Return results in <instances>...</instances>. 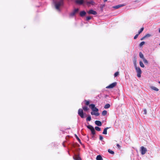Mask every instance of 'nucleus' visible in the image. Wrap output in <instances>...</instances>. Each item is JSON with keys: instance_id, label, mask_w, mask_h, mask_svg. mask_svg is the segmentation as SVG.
<instances>
[{"instance_id": "4be33fe9", "label": "nucleus", "mask_w": 160, "mask_h": 160, "mask_svg": "<svg viewBox=\"0 0 160 160\" xmlns=\"http://www.w3.org/2000/svg\"><path fill=\"white\" fill-rule=\"evenodd\" d=\"M93 112H98V109L96 107H94L92 109V110Z\"/></svg>"}, {"instance_id": "a19ab883", "label": "nucleus", "mask_w": 160, "mask_h": 160, "mask_svg": "<svg viewBox=\"0 0 160 160\" xmlns=\"http://www.w3.org/2000/svg\"><path fill=\"white\" fill-rule=\"evenodd\" d=\"M145 38V36H144V37H142V38L141 39V40H143Z\"/></svg>"}, {"instance_id": "2eb2a0df", "label": "nucleus", "mask_w": 160, "mask_h": 160, "mask_svg": "<svg viewBox=\"0 0 160 160\" xmlns=\"http://www.w3.org/2000/svg\"><path fill=\"white\" fill-rule=\"evenodd\" d=\"M109 128V127H107V128H104V129L103 131L102 132V133L103 134H105V135L107 134V130Z\"/></svg>"}, {"instance_id": "c85d7f7f", "label": "nucleus", "mask_w": 160, "mask_h": 160, "mask_svg": "<svg viewBox=\"0 0 160 160\" xmlns=\"http://www.w3.org/2000/svg\"><path fill=\"white\" fill-rule=\"evenodd\" d=\"M108 152L109 153H110L111 154H114V152L113 151H112L109 149L108 150Z\"/></svg>"}, {"instance_id": "20e7f679", "label": "nucleus", "mask_w": 160, "mask_h": 160, "mask_svg": "<svg viewBox=\"0 0 160 160\" xmlns=\"http://www.w3.org/2000/svg\"><path fill=\"white\" fill-rule=\"evenodd\" d=\"M140 151L141 152L142 154H144L147 151V148L143 146H142L141 147Z\"/></svg>"}, {"instance_id": "aec40b11", "label": "nucleus", "mask_w": 160, "mask_h": 160, "mask_svg": "<svg viewBox=\"0 0 160 160\" xmlns=\"http://www.w3.org/2000/svg\"><path fill=\"white\" fill-rule=\"evenodd\" d=\"M110 105L109 104H107L105 105L104 107V108L105 109H108L110 108Z\"/></svg>"}, {"instance_id": "6e6552de", "label": "nucleus", "mask_w": 160, "mask_h": 160, "mask_svg": "<svg viewBox=\"0 0 160 160\" xmlns=\"http://www.w3.org/2000/svg\"><path fill=\"white\" fill-rule=\"evenodd\" d=\"M88 12L89 14H92L94 15H95L97 14V12L92 9L90 10Z\"/></svg>"}, {"instance_id": "f704fd0d", "label": "nucleus", "mask_w": 160, "mask_h": 160, "mask_svg": "<svg viewBox=\"0 0 160 160\" xmlns=\"http://www.w3.org/2000/svg\"><path fill=\"white\" fill-rule=\"evenodd\" d=\"M85 102H86L85 104L86 105H88L89 104V101L85 100Z\"/></svg>"}, {"instance_id": "37998d69", "label": "nucleus", "mask_w": 160, "mask_h": 160, "mask_svg": "<svg viewBox=\"0 0 160 160\" xmlns=\"http://www.w3.org/2000/svg\"><path fill=\"white\" fill-rule=\"evenodd\" d=\"M158 31H159V32L160 33V28L159 29Z\"/></svg>"}, {"instance_id": "a211bd4d", "label": "nucleus", "mask_w": 160, "mask_h": 160, "mask_svg": "<svg viewBox=\"0 0 160 160\" xmlns=\"http://www.w3.org/2000/svg\"><path fill=\"white\" fill-rule=\"evenodd\" d=\"M97 160H103V159L100 155L97 156L96 158Z\"/></svg>"}, {"instance_id": "9b49d317", "label": "nucleus", "mask_w": 160, "mask_h": 160, "mask_svg": "<svg viewBox=\"0 0 160 160\" xmlns=\"http://www.w3.org/2000/svg\"><path fill=\"white\" fill-rule=\"evenodd\" d=\"M73 158L75 160H81V158L78 155H75L73 157Z\"/></svg>"}, {"instance_id": "473e14b6", "label": "nucleus", "mask_w": 160, "mask_h": 160, "mask_svg": "<svg viewBox=\"0 0 160 160\" xmlns=\"http://www.w3.org/2000/svg\"><path fill=\"white\" fill-rule=\"evenodd\" d=\"M151 36V35L149 34H147L145 36V38H147V37H150Z\"/></svg>"}, {"instance_id": "a878e982", "label": "nucleus", "mask_w": 160, "mask_h": 160, "mask_svg": "<svg viewBox=\"0 0 160 160\" xmlns=\"http://www.w3.org/2000/svg\"><path fill=\"white\" fill-rule=\"evenodd\" d=\"M139 56L140 58L143 59V58H144V56L143 54L141 52H140L139 53Z\"/></svg>"}, {"instance_id": "393cba45", "label": "nucleus", "mask_w": 160, "mask_h": 160, "mask_svg": "<svg viewBox=\"0 0 160 160\" xmlns=\"http://www.w3.org/2000/svg\"><path fill=\"white\" fill-rule=\"evenodd\" d=\"M144 29V28H141V29H140V30L138 31V34L139 35V34H140L142 32V31H143Z\"/></svg>"}, {"instance_id": "f3484780", "label": "nucleus", "mask_w": 160, "mask_h": 160, "mask_svg": "<svg viewBox=\"0 0 160 160\" xmlns=\"http://www.w3.org/2000/svg\"><path fill=\"white\" fill-rule=\"evenodd\" d=\"M150 88L153 90H155V91H158L159 90V89H158V88H157L155 87H154V86H150Z\"/></svg>"}, {"instance_id": "f03ea898", "label": "nucleus", "mask_w": 160, "mask_h": 160, "mask_svg": "<svg viewBox=\"0 0 160 160\" xmlns=\"http://www.w3.org/2000/svg\"><path fill=\"white\" fill-rule=\"evenodd\" d=\"M137 72V76L138 78L141 77L142 71L139 67H138L135 68Z\"/></svg>"}, {"instance_id": "c03bdc74", "label": "nucleus", "mask_w": 160, "mask_h": 160, "mask_svg": "<svg viewBox=\"0 0 160 160\" xmlns=\"http://www.w3.org/2000/svg\"><path fill=\"white\" fill-rule=\"evenodd\" d=\"M158 83H159V84H160V81H159V82H158Z\"/></svg>"}, {"instance_id": "1a4fd4ad", "label": "nucleus", "mask_w": 160, "mask_h": 160, "mask_svg": "<svg viewBox=\"0 0 160 160\" xmlns=\"http://www.w3.org/2000/svg\"><path fill=\"white\" fill-rule=\"evenodd\" d=\"M84 2V0H76L75 2L78 4H82Z\"/></svg>"}, {"instance_id": "58836bf2", "label": "nucleus", "mask_w": 160, "mask_h": 160, "mask_svg": "<svg viewBox=\"0 0 160 160\" xmlns=\"http://www.w3.org/2000/svg\"><path fill=\"white\" fill-rule=\"evenodd\" d=\"M134 66L135 68H138V67H137V64H136V61H135L134 62Z\"/></svg>"}, {"instance_id": "9d476101", "label": "nucleus", "mask_w": 160, "mask_h": 160, "mask_svg": "<svg viewBox=\"0 0 160 160\" xmlns=\"http://www.w3.org/2000/svg\"><path fill=\"white\" fill-rule=\"evenodd\" d=\"M86 3L89 6L90 5H94L95 2L91 0L87 2Z\"/></svg>"}, {"instance_id": "cd10ccee", "label": "nucleus", "mask_w": 160, "mask_h": 160, "mask_svg": "<svg viewBox=\"0 0 160 160\" xmlns=\"http://www.w3.org/2000/svg\"><path fill=\"white\" fill-rule=\"evenodd\" d=\"M95 129L97 131H99L101 130V128L98 127H96Z\"/></svg>"}, {"instance_id": "0eeeda50", "label": "nucleus", "mask_w": 160, "mask_h": 160, "mask_svg": "<svg viewBox=\"0 0 160 160\" xmlns=\"http://www.w3.org/2000/svg\"><path fill=\"white\" fill-rule=\"evenodd\" d=\"M117 84V83L116 82H114L108 86L106 87V88H112L115 87Z\"/></svg>"}, {"instance_id": "f257e3e1", "label": "nucleus", "mask_w": 160, "mask_h": 160, "mask_svg": "<svg viewBox=\"0 0 160 160\" xmlns=\"http://www.w3.org/2000/svg\"><path fill=\"white\" fill-rule=\"evenodd\" d=\"M63 2V0H60L58 2L55 1L54 0L53 1V3L55 5L56 9L58 11H60L59 7L62 5Z\"/></svg>"}, {"instance_id": "dca6fc26", "label": "nucleus", "mask_w": 160, "mask_h": 160, "mask_svg": "<svg viewBox=\"0 0 160 160\" xmlns=\"http://www.w3.org/2000/svg\"><path fill=\"white\" fill-rule=\"evenodd\" d=\"M91 113L92 115H94L96 116H98L99 115V113L98 112H91Z\"/></svg>"}, {"instance_id": "7ed1b4c3", "label": "nucleus", "mask_w": 160, "mask_h": 160, "mask_svg": "<svg viewBox=\"0 0 160 160\" xmlns=\"http://www.w3.org/2000/svg\"><path fill=\"white\" fill-rule=\"evenodd\" d=\"M87 127L91 131L92 134L94 135L95 134V131L94 128L91 125H89L87 126Z\"/></svg>"}, {"instance_id": "b1692460", "label": "nucleus", "mask_w": 160, "mask_h": 160, "mask_svg": "<svg viewBox=\"0 0 160 160\" xmlns=\"http://www.w3.org/2000/svg\"><path fill=\"white\" fill-rule=\"evenodd\" d=\"M91 120V117L90 116H88L86 118V121H90Z\"/></svg>"}, {"instance_id": "72a5a7b5", "label": "nucleus", "mask_w": 160, "mask_h": 160, "mask_svg": "<svg viewBox=\"0 0 160 160\" xmlns=\"http://www.w3.org/2000/svg\"><path fill=\"white\" fill-rule=\"evenodd\" d=\"M75 137L77 139V140H78V141L80 142V140L79 139V138H78V136L76 135H75Z\"/></svg>"}, {"instance_id": "4468645a", "label": "nucleus", "mask_w": 160, "mask_h": 160, "mask_svg": "<svg viewBox=\"0 0 160 160\" xmlns=\"http://www.w3.org/2000/svg\"><path fill=\"white\" fill-rule=\"evenodd\" d=\"M86 14V12L85 11H82L80 13V15L81 17L84 16Z\"/></svg>"}, {"instance_id": "4c0bfd02", "label": "nucleus", "mask_w": 160, "mask_h": 160, "mask_svg": "<svg viewBox=\"0 0 160 160\" xmlns=\"http://www.w3.org/2000/svg\"><path fill=\"white\" fill-rule=\"evenodd\" d=\"M139 34H137L134 37V39H136L137 37H138V36Z\"/></svg>"}, {"instance_id": "c9c22d12", "label": "nucleus", "mask_w": 160, "mask_h": 160, "mask_svg": "<svg viewBox=\"0 0 160 160\" xmlns=\"http://www.w3.org/2000/svg\"><path fill=\"white\" fill-rule=\"evenodd\" d=\"M91 19V17L90 16L87 17L86 19L88 21Z\"/></svg>"}, {"instance_id": "f8f14e48", "label": "nucleus", "mask_w": 160, "mask_h": 160, "mask_svg": "<svg viewBox=\"0 0 160 160\" xmlns=\"http://www.w3.org/2000/svg\"><path fill=\"white\" fill-rule=\"evenodd\" d=\"M124 6V4H120L113 7V8L115 9H118Z\"/></svg>"}, {"instance_id": "5701e85b", "label": "nucleus", "mask_w": 160, "mask_h": 160, "mask_svg": "<svg viewBox=\"0 0 160 160\" xmlns=\"http://www.w3.org/2000/svg\"><path fill=\"white\" fill-rule=\"evenodd\" d=\"M140 65L142 68H144V65L143 64V62L141 61H140L139 62Z\"/></svg>"}, {"instance_id": "39448f33", "label": "nucleus", "mask_w": 160, "mask_h": 160, "mask_svg": "<svg viewBox=\"0 0 160 160\" xmlns=\"http://www.w3.org/2000/svg\"><path fill=\"white\" fill-rule=\"evenodd\" d=\"M78 113L82 118H84L83 111L82 109H79L78 110Z\"/></svg>"}, {"instance_id": "ddd939ff", "label": "nucleus", "mask_w": 160, "mask_h": 160, "mask_svg": "<svg viewBox=\"0 0 160 160\" xmlns=\"http://www.w3.org/2000/svg\"><path fill=\"white\" fill-rule=\"evenodd\" d=\"M95 123L98 126H101L102 125L101 122L99 121H96Z\"/></svg>"}, {"instance_id": "412c9836", "label": "nucleus", "mask_w": 160, "mask_h": 160, "mask_svg": "<svg viewBox=\"0 0 160 160\" xmlns=\"http://www.w3.org/2000/svg\"><path fill=\"white\" fill-rule=\"evenodd\" d=\"M107 111L106 110H104L102 112V115L104 116H105L107 114Z\"/></svg>"}, {"instance_id": "79ce46f5", "label": "nucleus", "mask_w": 160, "mask_h": 160, "mask_svg": "<svg viewBox=\"0 0 160 160\" xmlns=\"http://www.w3.org/2000/svg\"><path fill=\"white\" fill-rule=\"evenodd\" d=\"M117 146L119 148H120V146L118 144H117Z\"/></svg>"}, {"instance_id": "e433bc0d", "label": "nucleus", "mask_w": 160, "mask_h": 160, "mask_svg": "<svg viewBox=\"0 0 160 160\" xmlns=\"http://www.w3.org/2000/svg\"><path fill=\"white\" fill-rule=\"evenodd\" d=\"M103 139V137L101 135H99V139H100V140H102Z\"/></svg>"}, {"instance_id": "ea45409f", "label": "nucleus", "mask_w": 160, "mask_h": 160, "mask_svg": "<svg viewBox=\"0 0 160 160\" xmlns=\"http://www.w3.org/2000/svg\"><path fill=\"white\" fill-rule=\"evenodd\" d=\"M144 113V114H147V110L146 109H144L143 110Z\"/></svg>"}, {"instance_id": "a18cd8bd", "label": "nucleus", "mask_w": 160, "mask_h": 160, "mask_svg": "<svg viewBox=\"0 0 160 160\" xmlns=\"http://www.w3.org/2000/svg\"><path fill=\"white\" fill-rule=\"evenodd\" d=\"M159 45L160 46V43L159 44Z\"/></svg>"}, {"instance_id": "c756f323", "label": "nucleus", "mask_w": 160, "mask_h": 160, "mask_svg": "<svg viewBox=\"0 0 160 160\" xmlns=\"http://www.w3.org/2000/svg\"><path fill=\"white\" fill-rule=\"evenodd\" d=\"M143 60L144 62L145 63H146V64L148 63V61L146 59H145V58H143Z\"/></svg>"}, {"instance_id": "2f4dec72", "label": "nucleus", "mask_w": 160, "mask_h": 160, "mask_svg": "<svg viewBox=\"0 0 160 160\" xmlns=\"http://www.w3.org/2000/svg\"><path fill=\"white\" fill-rule=\"evenodd\" d=\"M119 75V72H116L114 74V76L115 77H116Z\"/></svg>"}, {"instance_id": "7c9ffc66", "label": "nucleus", "mask_w": 160, "mask_h": 160, "mask_svg": "<svg viewBox=\"0 0 160 160\" xmlns=\"http://www.w3.org/2000/svg\"><path fill=\"white\" fill-rule=\"evenodd\" d=\"M145 43L144 42H141L139 44V46L141 47H142L143 45H144Z\"/></svg>"}, {"instance_id": "bb28decb", "label": "nucleus", "mask_w": 160, "mask_h": 160, "mask_svg": "<svg viewBox=\"0 0 160 160\" xmlns=\"http://www.w3.org/2000/svg\"><path fill=\"white\" fill-rule=\"evenodd\" d=\"M83 109L85 111H87L88 110V108L87 106H84L82 107Z\"/></svg>"}, {"instance_id": "6ab92c4d", "label": "nucleus", "mask_w": 160, "mask_h": 160, "mask_svg": "<svg viewBox=\"0 0 160 160\" xmlns=\"http://www.w3.org/2000/svg\"><path fill=\"white\" fill-rule=\"evenodd\" d=\"M89 107L92 109L95 107V105L94 104H91L89 105Z\"/></svg>"}, {"instance_id": "423d86ee", "label": "nucleus", "mask_w": 160, "mask_h": 160, "mask_svg": "<svg viewBox=\"0 0 160 160\" xmlns=\"http://www.w3.org/2000/svg\"><path fill=\"white\" fill-rule=\"evenodd\" d=\"M79 10L78 8L74 9L70 14V16L72 17L73 16L77 13H78Z\"/></svg>"}]
</instances>
